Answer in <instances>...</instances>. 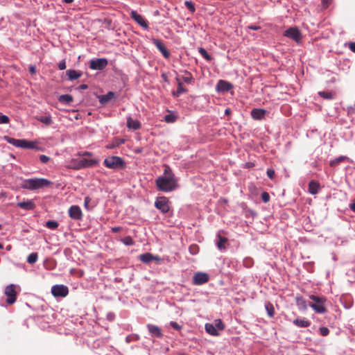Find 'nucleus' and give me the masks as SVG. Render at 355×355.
Returning <instances> with one entry per match:
<instances>
[{
    "mask_svg": "<svg viewBox=\"0 0 355 355\" xmlns=\"http://www.w3.org/2000/svg\"><path fill=\"white\" fill-rule=\"evenodd\" d=\"M155 182L158 190L164 192H170L179 187L178 180L169 166L166 167L164 174L157 178Z\"/></svg>",
    "mask_w": 355,
    "mask_h": 355,
    "instance_id": "1",
    "label": "nucleus"
},
{
    "mask_svg": "<svg viewBox=\"0 0 355 355\" xmlns=\"http://www.w3.org/2000/svg\"><path fill=\"white\" fill-rule=\"evenodd\" d=\"M51 184V181L45 178H29L25 179L21 184V187L28 190H36L47 187Z\"/></svg>",
    "mask_w": 355,
    "mask_h": 355,
    "instance_id": "2",
    "label": "nucleus"
},
{
    "mask_svg": "<svg viewBox=\"0 0 355 355\" xmlns=\"http://www.w3.org/2000/svg\"><path fill=\"white\" fill-rule=\"evenodd\" d=\"M309 298L313 300V302L309 303V306L311 307L315 313L322 314L327 312V308L325 306L327 299L324 297L310 295Z\"/></svg>",
    "mask_w": 355,
    "mask_h": 355,
    "instance_id": "3",
    "label": "nucleus"
},
{
    "mask_svg": "<svg viewBox=\"0 0 355 355\" xmlns=\"http://www.w3.org/2000/svg\"><path fill=\"white\" fill-rule=\"evenodd\" d=\"M6 141L12 146L24 149L36 148V142L28 141L26 139H17L10 137H5Z\"/></svg>",
    "mask_w": 355,
    "mask_h": 355,
    "instance_id": "4",
    "label": "nucleus"
},
{
    "mask_svg": "<svg viewBox=\"0 0 355 355\" xmlns=\"http://www.w3.org/2000/svg\"><path fill=\"white\" fill-rule=\"evenodd\" d=\"M103 163L106 167L111 169L122 168L125 166L124 161L118 156L108 157L104 159Z\"/></svg>",
    "mask_w": 355,
    "mask_h": 355,
    "instance_id": "5",
    "label": "nucleus"
},
{
    "mask_svg": "<svg viewBox=\"0 0 355 355\" xmlns=\"http://www.w3.org/2000/svg\"><path fill=\"white\" fill-rule=\"evenodd\" d=\"M19 288V286L10 284L5 288L4 294L6 295V302L8 304H12L16 302L17 300V291L16 288Z\"/></svg>",
    "mask_w": 355,
    "mask_h": 355,
    "instance_id": "6",
    "label": "nucleus"
},
{
    "mask_svg": "<svg viewBox=\"0 0 355 355\" xmlns=\"http://www.w3.org/2000/svg\"><path fill=\"white\" fill-rule=\"evenodd\" d=\"M284 36L293 40L297 44L301 42L302 37L300 31L296 26L286 29L284 33Z\"/></svg>",
    "mask_w": 355,
    "mask_h": 355,
    "instance_id": "7",
    "label": "nucleus"
},
{
    "mask_svg": "<svg viewBox=\"0 0 355 355\" xmlns=\"http://www.w3.org/2000/svg\"><path fill=\"white\" fill-rule=\"evenodd\" d=\"M155 207L163 214H166L170 209L169 200L164 196L158 197L155 200Z\"/></svg>",
    "mask_w": 355,
    "mask_h": 355,
    "instance_id": "8",
    "label": "nucleus"
},
{
    "mask_svg": "<svg viewBox=\"0 0 355 355\" xmlns=\"http://www.w3.org/2000/svg\"><path fill=\"white\" fill-rule=\"evenodd\" d=\"M108 64V61L106 58H94L89 62V68L92 70L101 71L104 69Z\"/></svg>",
    "mask_w": 355,
    "mask_h": 355,
    "instance_id": "9",
    "label": "nucleus"
},
{
    "mask_svg": "<svg viewBox=\"0 0 355 355\" xmlns=\"http://www.w3.org/2000/svg\"><path fill=\"white\" fill-rule=\"evenodd\" d=\"M51 293L56 297H64L69 293V288L63 284H56L52 286Z\"/></svg>",
    "mask_w": 355,
    "mask_h": 355,
    "instance_id": "10",
    "label": "nucleus"
},
{
    "mask_svg": "<svg viewBox=\"0 0 355 355\" xmlns=\"http://www.w3.org/2000/svg\"><path fill=\"white\" fill-rule=\"evenodd\" d=\"M209 280V276L206 272H198L194 274L192 279L193 285H202Z\"/></svg>",
    "mask_w": 355,
    "mask_h": 355,
    "instance_id": "11",
    "label": "nucleus"
},
{
    "mask_svg": "<svg viewBox=\"0 0 355 355\" xmlns=\"http://www.w3.org/2000/svg\"><path fill=\"white\" fill-rule=\"evenodd\" d=\"M69 216L75 220H80L83 218V213L81 209L78 205H72L69 207Z\"/></svg>",
    "mask_w": 355,
    "mask_h": 355,
    "instance_id": "12",
    "label": "nucleus"
},
{
    "mask_svg": "<svg viewBox=\"0 0 355 355\" xmlns=\"http://www.w3.org/2000/svg\"><path fill=\"white\" fill-rule=\"evenodd\" d=\"M152 42L153 44L157 47V49L161 52L162 55L165 58H168L170 56V52L166 48L164 44L162 42V41L153 38Z\"/></svg>",
    "mask_w": 355,
    "mask_h": 355,
    "instance_id": "13",
    "label": "nucleus"
},
{
    "mask_svg": "<svg viewBox=\"0 0 355 355\" xmlns=\"http://www.w3.org/2000/svg\"><path fill=\"white\" fill-rule=\"evenodd\" d=\"M232 88L233 85L232 83L226 80H220L216 85V89L218 92H227Z\"/></svg>",
    "mask_w": 355,
    "mask_h": 355,
    "instance_id": "14",
    "label": "nucleus"
},
{
    "mask_svg": "<svg viewBox=\"0 0 355 355\" xmlns=\"http://www.w3.org/2000/svg\"><path fill=\"white\" fill-rule=\"evenodd\" d=\"M131 17L141 27L147 29L148 28V22L143 18V17L138 14L135 10H132L130 13Z\"/></svg>",
    "mask_w": 355,
    "mask_h": 355,
    "instance_id": "15",
    "label": "nucleus"
},
{
    "mask_svg": "<svg viewBox=\"0 0 355 355\" xmlns=\"http://www.w3.org/2000/svg\"><path fill=\"white\" fill-rule=\"evenodd\" d=\"M146 327L152 336H154L156 338H162V336H163L162 331L158 326H156V325L152 324H148L146 325Z\"/></svg>",
    "mask_w": 355,
    "mask_h": 355,
    "instance_id": "16",
    "label": "nucleus"
},
{
    "mask_svg": "<svg viewBox=\"0 0 355 355\" xmlns=\"http://www.w3.org/2000/svg\"><path fill=\"white\" fill-rule=\"evenodd\" d=\"M267 111L264 109L254 108L251 111V116L255 120H261L264 118Z\"/></svg>",
    "mask_w": 355,
    "mask_h": 355,
    "instance_id": "17",
    "label": "nucleus"
},
{
    "mask_svg": "<svg viewBox=\"0 0 355 355\" xmlns=\"http://www.w3.org/2000/svg\"><path fill=\"white\" fill-rule=\"evenodd\" d=\"M126 120L128 128L132 129L134 130H137L141 128V125L138 120L133 119L131 116H128Z\"/></svg>",
    "mask_w": 355,
    "mask_h": 355,
    "instance_id": "18",
    "label": "nucleus"
},
{
    "mask_svg": "<svg viewBox=\"0 0 355 355\" xmlns=\"http://www.w3.org/2000/svg\"><path fill=\"white\" fill-rule=\"evenodd\" d=\"M96 164H97V161L95 159L83 158L78 162L77 168L91 167L94 166Z\"/></svg>",
    "mask_w": 355,
    "mask_h": 355,
    "instance_id": "19",
    "label": "nucleus"
},
{
    "mask_svg": "<svg viewBox=\"0 0 355 355\" xmlns=\"http://www.w3.org/2000/svg\"><path fill=\"white\" fill-rule=\"evenodd\" d=\"M175 79L178 82V87L177 90L173 92L172 94L175 97H179L182 94L187 93L188 90L182 86V84L180 82V78L178 76H177Z\"/></svg>",
    "mask_w": 355,
    "mask_h": 355,
    "instance_id": "20",
    "label": "nucleus"
},
{
    "mask_svg": "<svg viewBox=\"0 0 355 355\" xmlns=\"http://www.w3.org/2000/svg\"><path fill=\"white\" fill-rule=\"evenodd\" d=\"M227 242V239L225 236H222L220 234H218L216 236V245L218 250H225L226 249L225 243Z\"/></svg>",
    "mask_w": 355,
    "mask_h": 355,
    "instance_id": "21",
    "label": "nucleus"
},
{
    "mask_svg": "<svg viewBox=\"0 0 355 355\" xmlns=\"http://www.w3.org/2000/svg\"><path fill=\"white\" fill-rule=\"evenodd\" d=\"M296 305L300 311H306L308 307L306 300L302 296L295 297Z\"/></svg>",
    "mask_w": 355,
    "mask_h": 355,
    "instance_id": "22",
    "label": "nucleus"
},
{
    "mask_svg": "<svg viewBox=\"0 0 355 355\" xmlns=\"http://www.w3.org/2000/svg\"><path fill=\"white\" fill-rule=\"evenodd\" d=\"M320 188V186L318 182H316L315 180H311L309 182L308 190L311 194H312V195L317 194L319 192Z\"/></svg>",
    "mask_w": 355,
    "mask_h": 355,
    "instance_id": "23",
    "label": "nucleus"
},
{
    "mask_svg": "<svg viewBox=\"0 0 355 355\" xmlns=\"http://www.w3.org/2000/svg\"><path fill=\"white\" fill-rule=\"evenodd\" d=\"M17 206L25 210H33L35 208V205L33 200H28L27 201L18 202Z\"/></svg>",
    "mask_w": 355,
    "mask_h": 355,
    "instance_id": "24",
    "label": "nucleus"
},
{
    "mask_svg": "<svg viewBox=\"0 0 355 355\" xmlns=\"http://www.w3.org/2000/svg\"><path fill=\"white\" fill-rule=\"evenodd\" d=\"M115 94L113 92H108L106 94L101 95L98 97L99 102L102 105L107 103L110 100L114 98Z\"/></svg>",
    "mask_w": 355,
    "mask_h": 355,
    "instance_id": "25",
    "label": "nucleus"
},
{
    "mask_svg": "<svg viewBox=\"0 0 355 355\" xmlns=\"http://www.w3.org/2000/svg\"><path fill=\"white\" fill-rule=\"evenodd\" d=\"M139 259L141 261L145 263H150L153 260H157L158 258L154 257L152 254L146 252L141 254L139 256Z\"/></svg>",
    "mask_w": 355,
    "mask_h": 355,
    "instance_id": "26",
    "label": "nucleus"
},
{
    "mask_svg": "<svg viewBox=\"0 0 355 355\" xmlns=\"http://www.w3.org/2000/svg\"><path fill=\"white\" fill-rule=\"evenodd\" d=\"M293 324L299 327H308L311 325V322L305 318H297L293 320Z\"/></svg>",
    "mask_w": 355,
    "mask_h": 355,
    "instance_id": "27",
    "label": "nucleus"
},
{
    "mask_svg": "<svg viewBox=\"0 0 355 355\" xmlns=\"http://www.w3.org/2000/svg\"><path fill=\"white\" fill-rule=\"evenodd\" d=\"M66 73L70 80H76L82 76V73L80 71H78L74 69L67 70Z\"/></svg>",
    "mask_w": 355,
    "mask_h": 355,
    "instance_id": "28",
    "label": "nucleus"
},
{
    "mask_svg": "<svg viewBox=\"0 0 355 355\" xmlns=\"http://www.w3.org/2000/svg\"><path fill=\"white\" fill-rule=\"evenodd\" d=\"M205 328L207 333L211 336H216L219 335L218 331L216 329L215 326L213 324L207 323L205 324Z\"/></svg>",
    "mask_w": 355,
    "mask_h": 355,
    "instance_id": "29",
    "label": "nucleus"
},
{
    "mask_svg": "<svg viewBox=\"0 0 355 355\" xmlns=\"http://www.w3.org/2000/svg\"><path fill=\"white\" fill-rule=\"evenodd\" d=\"M318 94L327 100H332L335 98L336 93L334 92H326V91H320L318 92Z\"/></svg>",
    "mask_w": 355,
    "mask_h": 355,
    "instance_id": "30",
    "label": "nucleus"
},
{
    "mask_svg": "<svg viewBox=\"0 0 355 355\" xmlns=\"http://www.w3.org/2000/svg\"><path fill=\"white\" fill-rule=\"evenodd\" d=\"M37 119L46 125H50L53 123V120L50 114L38 116Z\"/></svg>",
    "mask_w": 355,
    "mask_h": 355,
    "instance_id": "31",
    "label": "nucleus"
},
{
    "mask_svg": "<svg viewBox=\"0 0 355 355\" xmlns=\"http://www.w3.org/2000/svg\"><path fill=\"white\" fill-rule=\"evenodd\" d=\"M346 159H349V158L346 156L340 155V156L335 158L334 159L331 160L329 162V165L331 167H334L336 165L339 164L340 162H342Z\"/></svg>",
    "mask_w": 355,
    "mask_h": 355,
    "instance_id": "32",
    "label": "nucleus"
},
{
    "mask_svg": "<svg viewBox=\"0 0 355 355\" xmlns=\"http://www.w3.org/2000/svg\"><path fill=\"white\" fill-rule=\"evenodd\" d=\"M265 309L268 316L270 318H272L275 315V308L273 304L270 302H267L265 303Z\"/></svg>",
    "mask_w": 355,
    "mask_h": 355,
    "instance_id": "33",
    "label": "nucleus"
},
{
    "mask_svg": "<svg viewBox=\"0 0 355 355\" xmlns=\"http://www.w3.org/2000/svg\"><path fill=\"white\" fill-rule=\"evenodd\" d=\"M58 101L62 103L70 104L73 101V97L69 94H62L59 96Z\"/></svg>",
    "mask_w": 355,
    "mask_h": 355,
    "instance_id": "34",
    "label": "nucleus"
},
{
    "mask_svg": "<svg viewBox=\"0 0 355 355\" xmlns=\"http://www.w3.org/2000/svg\"><path fill=\"white\" fill-rule=\"evenodd\" d=\"M182 80L187 84H190L193 82V78L191 73L187 71H184V75L182 76Z\"/></svg>",
    "mask_w": 355,
    "mask_h": 355,
    "instance_id": "35",
    "label": "nucleus"
},
{
    "mask_svg": "<svg viewBox=\"0 0 355 355\" xmlns=\"http://www.w3.org/2000/svg\"><path fill=\"white\" fill-rule=\"evenodd\" d=\"M37 259H38L37 253L33 252V253H31L28 256V257H27V262L28 263L33 264V263H35L37 261Z\"/></svg>",
    "mask_w": 355,
    "mask_h": 355,
    "instance_id": "36",
    "label": "nucleus"
},
{
    "mask_svg": "<svg viewBox=\"0 0 355 355\" xmlns=\"http://www.w3.org/2000/svg\"><path fill=\"white\" fill-rule=\"evenodd\" d=\"M198 52L205 60L208 61L211 60V56L207 53V51L204 48H199Z\"/></svg>",
    "mask_w": 355,
    "mask_h": 355,
    "instance_id": "37",
    "label": "nucleus"
},
{
    "mask_svg": "<svg viewBox=\"0 0 355 355\" xmlns=\"http://www.w3.org/2000/svg\"><path fill=\"white\" fill-rule=\"evenodd\" d=\"M121 241L124 245L127 246L132 245L135 243L132 238L130 236H125L123 239H121Z\"/></svg>",
    "mask_w": 355,
    "mask_h": 355,
    "instance_id": "38",
    "label": "nucleus"
},
{
    "mask_svg": "<svg viewBox=\"0 0 355 355\" xmlns=\"http://www.w3.org/2000/svg\"><path fill=\"white\" fill-rule=\"evenodd\" d=\"M213 324L217 330H223L225 329V324L220 319L215 320Z\"/></svg>",
    "mask_w": 355,
    "mask_h": 355,
    "instance_id": "39",
    "label": "nucleus"
},
{
    "mask_svg": "<svg viewBox=\"0 0 355 355\" xmlns=\"http://www.w3.org/2000/svg\"><path fill=\"white\" fill-rule=\"evenodd\" d=\"M46 227L50 230H55L58 227V223L55 220H48Z\"/></svg>",
    "mask_w": 355,
    "mask_h": 355,
    "instance_id": "40",
    "label": "nucleus"
},
{
    "mask_svg": "<svg viewBox=\"0 0 355 355\" xmlns=\"http://www.w3.org/2000/svg\"><path fill=\"white\" fill-rule=\"evenodd\" d=\"M186 8L192 13L196 11L194 3L191 1H186L185 3Z\"/></svg>",
    "mask_w": 355,
    "mask_h": 355,
    "instance_id": "41",
    "label": "nucleus"
},
{
    "mask_svg": "<svg viewBox=\"0 0 355 355\" xmlns=\"http://www.w3.org/2000/svg\"><path fill=\"white\" fill-rule=\"evenodd\" d=\"M176 119H177V117L174 114H166L164 116V121L166 123H173L176 121Z\"/></svg>",
    "mask_w": 355,
    "mask_h": 355,
    "instance_id": "42",
    "label": "nucleus"
},
{
    "mask_svg": "<svg viewBox=\"0 0 355 355\" xmlns=\"http://www.w3.org/2000/svg\"><path fill=\"white\" fill-rule=\"evenodd\" d=\"M10 122L9 117L6 115L0 114V124H7Z\"/></svg>",
    "mask_w": 355,
    "mask_h": 355,
    "instance_id": "43",
    "label": "nucleus"
},
{
    "mask_svg": "<svg viewBox=\"0 0 355 355\" xmlns=\"http://www.w3.org/2000/svg\"><path fill=\"white\" fill-rule=\"evenodd\" d=\"M320 333L323 336H327L329 334V330L326 327H322L319 329Z\"/></svg>",
    "mask_w": 355,
    "mask_h": 355,
    "instance_id": "44",
    "label": "nucleus"
},
{
    "mask_svg": "<svg viewBox=\"0 0 355 355\" xmlns=\"http://www.w3.org/2000/svg\"><path fill=\"white\" fill-rule=\"evenodd\" d=\"M170 326L171 327H173L174 329L178 330V331H179L182 329V326L180 324H179L178 322H173V321H171L170 322Z\"/></svg>",
    "mask_w": 355,
    "mask_h": 355,
    "instance_id": "45",
    "label": "nucleus"
},
{
    "mask_svg": "<svg viewBox=\"0 0 355 355\" xmlns=\"http://www.w3.org/2000/svg\"><path fill=\"white\" fill-rule=\"evenodd\" d=\"M342 301V303L343 304V306L346 309H349L352 307L353 306V303L351 301H349V302H345L344 301V300H341Z\"/></svg>",
    "mask_w": 355,
    "mask_h": 355,
    "instance_id": "46",
    "label": "nucleus"
},
{
    "mask_svg": "<svg viewBox=\"0 0 355 355\" xmlns=\"http://www.w3.org/2000/svg\"><path fill=\"white\" fill-rule=\"evenodd\" d=\"M261 199L264 202H268L270 200V196L267 192H263L261 193Z\"/></svg>",
    "mask_w": 355,
    "mask_h": 355,
    "instance_id": "47",
    "label": "nucleus"
},
{
    "mask_svg": "<svg viewBox=\"0 0 355 355\" xmlns=\"http://www.w3.org/2000/svg\"><path fill=\"white\" fill-rule=\"evenodd\" d=\"M40 160L41 162L46 164L50 160V157L45 155H40Z\"/></svg>",
    "mask_w": 355,
    "mask_h": 355,
    "instance_id": "48",
    "label": "nucleus"
},
{
    "mask_svg": "<svg viewBox=\"0 0 355 355\" xmlns=\"http://www.w3.org/2000/svg\"><path fill=\"white\" fill-rule=\"evenodd\" d=\"M91 201V198L88 196L85 197V200H84V207L87 210H89V204Z\"/></svg>",
    "mask_w": 355,
    "mask_h": 355,
    "instance_id": "49",
    "label": "nucleus"
},
{
    "mask_svg": "<svg viewBox=\"0 0 355 355\" xmlns=\"http://www.w3.org/2000/svg\"><path fill=\"white\" fill-rule=\"evenodd\" d=\"M267 175L268 177L270 179V180H272L275 177V171L272 170V169H270V168H268L267 170Z\"/></svg>",
    "mask_w": 355,
    "mask_h": 355,
    "instance_id": "50",
    "label": "nucleus"
},
{
    "mask_svg": "<svg viewBox=\"0 0 355 355\" xmlns=\"http://www.w3.org/2000/svg\"><path fill=\"white\" fill-rule=\"evenodd\" d=\"M332 0H322V5L324 9L327 8L331 4Z\"/></svg>",
    "mask_w": 355,
    "mask_h": 355,
    "instance_id": "51",
    "label": "nucleus"
},
{
    "mask_svg": "<svg viewBox=\"0 0 355 355\" xmlns=\"http://www.w3.org/2000/svg\"><path fill=\"white\" fill-rule=\"evenodd\" d=\"M67 67L65 60H61L58 64V68L60 70H64Z\"/></svg>",
    "mask_w": 355,
    "mask_h": 355,
    "instance_id": "52",
    "label": "nucleus"
},
{
    "mask_svg": "<svg viewBox=\"0 0 355 355\" xmlns=\"http://www.w3.org/2000/svg\"><path fill=\"white\" fill-rule=\"evenodd\" d=\"M29 71L31 74H35L36 73V67L34 65H31L29 67Z\"/></svg>",
    "mask_w": 355,
    "mask_h": 355,
    "instance_id": "53",
    "label": "nucleus"
},
{
    "mask_svg": "<svg viewBox=\"0 0 355 355\" xmlns=\"http://www.w3.org/2000/svg\"><path fill=\"white\" fill-rule=\"evenodd\" d=\"M248 29H251V30H254V31H257V30H259L261 28V27L259 26L250 25V26H248Z\"/></svg>",
    "mask_w": 355,
    "mask_h": 355,
    "instance_id": "54",
    "label": "nucleus"
},
{
    "mask_svg": "<svg viewBox=\"0 0 355 355\" xmlns=\"http://www.w3.org/2000/svg\"><path fill=\"white\" fill-rule=\"evenodd\" d=\"M349 48L352 52L355 53V42H350L349 44Z\"/></svg>",
    "mask_w": 355,
    "mask_h": 355,
    "instance_id": "55",
    "label": "nucleus"
},
{
    "mask_svg": "<svg viewBox=\"0 0 355 355\" xmlns=\"http://www.w3.org/2000/svg\"><path fill=\"white\" fill-rule=\"evenodd\" d=\"M88 88L87 85L86 84H81L78 86V89L80 90H84Z\"/></svg>",
    "mask_w": 355,
    "mask_h": 355,
    "instance_id": "56",
    "label": "nucleus"
},
{
    "mask_svg": "<svg viewBox=\"0 0 355 355\" xmlns=\"http://www.w3.org/2000/svg\"><path fill=\"white\" fill-rule=\"evenodd\" d=\"M121 230V227H113L112 228V232L114 233H116V232H119Z\"/></svg>",
    "mask_w": 355,
    "mask_h": 355,
    "instance_id": "57",
    "label": "nucleus"
},
{
    "mask_svg": "<svg viewBox=\"0 0 355 355\" xmlns=\"http://www.w3.org/2000/svg\"><path fill=\"white\" fill-rule=\"evenodd\" d=\"M349 207H350L351 210H352L354 212H355V202L351 203L349 205Z\"/></svg>",
    "mask_w": 355,
    "mask_h": 355,
    "instance_id": "58",
    "label": "nucleus"
},
{
    "mask_svg": "<svg viewBox=\"0 0 355 355\" xmlns=\"http://www.w3.org/2000/svg\"><path fill=\"white\" fill-rule=\"evenodd\" d=\"M127 343H130L131 341V336H128L125 338Z\"/></svg>",
    "mask_w": 355,
    "mask_h": 355,
    "instance_id": "59",
    "label": "nucleus"
},
{
    "mask_svg": "<svg viewBox=\"0 0 355 355\" xmlns=\"http://www.w3.org/2000/svg\"><path fill=\"white\" fill-rule=\"evenodd\" d=\"M74 0H63V2L66 3H71Z\"/></svg>",
    "mask_w": 355,
    "mask_h": 355,
    "instance_id": "60",
    "label": "nucleus"
},
{
    "mask_svg": "<svg viewBox=\"0 0 355 355\" xmlns=\"http://www.w3.org/2000/svg\"><path fill=\"white\" fill-rule=\"evenodd\" d=\"M230 112H231L230 109L227 108V109L225 110V113L226 114H229L230 113Z\"/></svg>",
    "mask_w": 355,
    "mask_h": 355,
    "instance_id": "61",
    "label": "nucleus"
},
{
    "mask_svg": "<svg viewBox=\"0 0 355 355\" xmlns=\"http://www.w3.org/2000/svg\"><path fill=\"white\" fill-rule=\"evenodd\" d=\"M162 77L164 78L165 81H166V76L165 74H162Z\"/></svg>",
    "mask_w": 355,
    "mask_h": 355,
    "instance_id": "62",
    "label": "nucleus"
},
{
    "mask_svg": "<svg viewBox=\"0 0 355 355\" xmlns=\"http://www.w3.org/2000/svg\"><path fill=\"white\" fill-rule=\"evenodd\" d=\"M3 248V245L0 243V249Z\"/></svg>",
    "mask_w": 355,
    "mask_h": 355,
    "instance_id": "63",
    "label": "nucleus"
},
{
    "mask_svg": "<svg viewBox=\"0 0 355 355\" xmlns=\"http://www.w3.org/2000/svg\"><path fill=\"white\" fill-rule=\"evenodd\" d=\"M111 314H108L107 315V318H112V315H110Z\"/></svg>",
    "mask_w": 355,
    "mask_h": 355,
    "instance_id": "64",
    "label": "nucleus"
}]
</instances>
